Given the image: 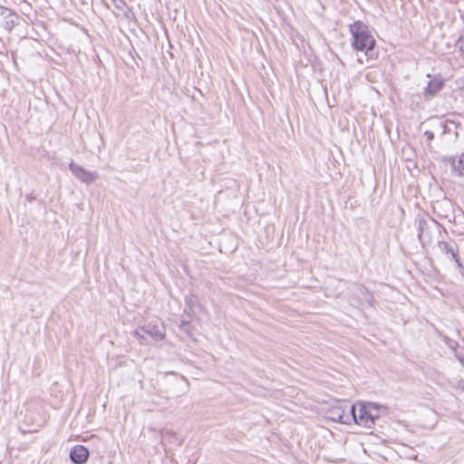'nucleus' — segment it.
Here are the masks:
<instances>
[{
	"instance_id": "5",
	"label": "nucleus",
	"mask_w": 464,
	"mask_h": 464,
	"mask_svg": "<svg viewBox=\"0 0 464 464\" xmlns=\"http://www.w3.org/2000/svg\"><path fill=\"white\" fill-rule=\"evenodd\" d=\"M141 330L150 335L154 341H161L164 334V326L162 323L157 320L154 324H148L141 327Z\"/></svg>"
},
{
	"instance_id": "4",
	"label": "nucleus",
	"mask_w": 464,
	"mask_h": 464,
	"mask_svg": "<svg viewBox=\"0 0 464 464\" xmlns=\"http://www.w3.org/2000/svg\"><path fill=\"white\" fill-rule=\"evenodd\" d=\"M69 169L77 179L85 184H91L98 178L96 171H89L74 162L69 164Z\"/></svg>"
},
{
	"instance_id": "11",
	"label": "nucleus",
	"mask_w": 464,
	"mask_h": 464,
	"mask_svg": "<svg viewBox=\"0 0 464 464\" xmlns=\"http://www.w3.org/2000/svg\"><path fill=\"white\" fill-rule=\"evenodd\" d=\"M132 334L134 337H136L140 342V343H146V341H147V338L145 336L146 334L141 330V327L135 330Z\"/></svg>"
},
{
	"instance_id": "6",
	"label": "nucleus",
	"mask_w": 464,
	"mask_h": 464,
	"mask_svg": "<svg viewBox=\"0 0 464 464\" xmlns=\"http://www.w3.org/2000/svg\"><path fill=\"white\" fill-rule=\"evenodd\" d=\"M439 248L442 253L450 256L457 263L458 266L463 267L459 259V250L455 242H439Z\"/></svg>"
},
{
	"instance_id": "8",
	"label": "nucleus",
	"mask_w": 464,
	"mask_h": 464,
	"mask_svg": "<svg viewBox=\"0 0 464 464\" xmlns=\"http://www.w3.org/2000/svg\"><path fill=\"white\" fill-rule=\"evenodd\" d=\"M444 81L441 77H434L428 83V86L425 88L424 95L426 97H432L436 95L443 87Z\"/></svg>"
},
{
	"instance_id": "13",
	"label": "nucleus",
	"mask_w": 464,
	"mask_h": 464,
	"mask_svg": "<svg viewBox=\"0 0 464 464\" xmlns=\"http://www.w3.org/2000/svg\"><path fill=\"white\" fill-rule=\"evenodd\" d=\"M180 328L183 332H185L186 334H188V335H191L190 334V330H189V325L188 323L186 322H182L181 324H180Z\"/></svg>"
},
{
	"instance_id": "10",
	"label": "nucleus",
	"mask_w": 464,
	"mask_h": 464,
	"mask_svg": "<svg viewBox=\"0 0 464 464\" xmlns=\"http://www.w3.org/2000/svg\"><path fill=\"white\" fill-rule=\"evenodd\" d=\"M358 292L364 297L365 302H367L371 306L373 305V296L369 293L367 288L364 286H359Z\"/></svg>"
},
{
	"instance_id": "16",
	"label": "nucleus",
	"mask_w": 464,
	"mask_h": 464,
	"mask_svg": "<svg viewBox=\"0 0 464 464\" xmlns=\"http://www.w3.org/2000/svg\"><path fill=\"white\" fill-rule=\"evenodd\" d=\"M186 303L190 305L192 304V296H190V297L187 296Z\"/></svg>"
},
{
	"instance_id": "7",
	"label": "nucleus",
	"mask_w": 464,
	"mask_h": 464,
	"mask_svg": "<svg viewBox=\"0 0 464 464\" xmlns=\"http://www.w3.org/2000/svg\"><path fill=\"white\" fill-rule=\"evenodd\" d=\"M89 457L88 450L82 445H77L71 450L70 459L76 464L84 463Z\"/></svg>"
},
{
	"instance_id": "3",
	"label": "nucleus",
	"mask_w": 464,
	"mask_h": 464,
	"mask_svg": "<svg viewBox=\"0 0 464 464\" xmlns=\"http://www.w3.org/2000/svg\"><path fill=\"white\" fill-rule=\"evenodd\" d=\"M351 407L348 402L337 403L329 409L327 417L334 421L349 424L352 421Z\"/></svg>"
},
{
	"instance_id": "14",
	"label": "nucleus",
	"mask_w": 464,
	"mask_h": 464,
	"mask_svg": "<svg viewBox=\"0 0 464 464\" xmlns=\"http://www.w3.org/2000/svg\"><path fill=\"white\" fill-rule=\"evenodd\" d=\"M458 44L459 47L460 52L464 54V35L460 36Z\"/></svg>"
},
{
	"instance_id": "12",
	"label": "nucleus",
	"mask_w": 464,
	"mask_h": 464,
	"mask_svg": "<svg viewBox=\"0 0 464 464\" xmlns=\"http://www.w3.org/2000/svg\"><path fill=\"white\" fill-rule=\"evenodd\" d=\"M455 168L459 170L460 174L464 173V154H462V156L459 160L458 165L455 166Z\"/></svg>"
},
{
	"instance_id": "2",
	"label": "nucleus",
	"mask_w": 464,
	"mask_h": 464,
	"mask_svg": "<svg viewBox=\"0 0 464 464\" xmlns=\"http://www.w3.org/2000/svg\"><path fill=\"white\" fill-rule=\"evenodd\" d=\"M353 38V44L355 49L365 51L366 54L372 51L375 44L373 36L368 31L367 26L362 22H355L350 26Z\"/></svg>"
},
{
	"instance_id": "1",
	"label": "nucleus",
	"mask_w": 464,
	"mask_h": 464,
	"mask_svg": "<svg viewBox=\"0 0 464 464\" xmlns=\"http://www.w3.org/2000/svg\"><path fill=\"white\" fill-rule=\"evenodd\" d=\"M380 409L381 407L373 402L353 405L350 409L352 420L360 426L372 428L375 419L379 418Z\"/></svg>"
},
{
	"instance_id": "9",
	"label": "nucleus",
	"mask_w": 464,
	"mask_h": 464,
	"mask_svg": "<svg viewBox=\"0 0 464 464\" xmlns=\"http://www.w3.org/2000/svg\"><path fill=\"white\" fill-rule=\"evenodd\" d=\"M418 237L423 244L425 241L430 240V233L428 231V223L424 218L418 219Z\"/></svg>"
},
{
	"instance_id": "15",
	"label": "nucleus",
	"mask_w": 464,
	"mask_h": 464,
	"mask_svg": "<svg viewBox=\"0 0 464 464\" xmlns=\"http://www.w3.org/2000/svg\"><path fill=\"white\" fill-rule=\"evenodd\" d=\"M425 135L428 137L429 140L433 139V133L431 131H426Z\"/></svg>"
}]
</instances>
